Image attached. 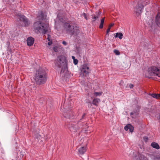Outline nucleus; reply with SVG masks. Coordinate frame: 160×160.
<instances>
[{
	"label": "nucleus",
	"instance_id": "f257e3e1",
	"mask_svg": "<svg viewBox=\"0 0 160 160\" xmlns=\"http://www.w3.org/2000/svg\"><path fill=\"white\" fill-rule=\"evenodd\" d=\"M33 78L37 85H41L47 81V74L45 70L40 68L36 71L33 75Z\"/></svg>",
	"mask_w": 160,
	"mask_h": 160
},
{
	"label": "nucleus",
	"instance_id": "f03ea898",
	"mask_svg": "<svg viewBox=\"0 0 160 160\" xmlns=\"http://www.w3.org/2000/svg\"><path fill=\"white\" fill-rule=\"evenodd\" d=\"M48 24L42 22L41 21H35L33 25V27L36 32H41L43 34H46L48 30Z\"/></svg>",
	"mask_w": 160,
	"mask_h": 160
},
{
	"label": "nucleus",
	"instance_id": "7ed1b4c3",
	"mask_svg": "<svg viewBox=\"0 0 160 160\" xmlns=\"http://www.w3.org/2000/svg\"><path fill=\"white\" fill-rule=\"evenodd\" d=\"M148 72L150 76H154L160 78V65L150 67L148 69Z\"/></svg>",
	"mask_w": 160,
	"mask_h": 160
},
{
	"label": "nucleus",
	"instance_id": "20e7f679",
	"mask_svg": "<svg viewBox=\"0 0 160 160\" xmlns=\"http://www.w3.org/2000/svg\"><path fill=\"white\" fill-rule=\"evenodd\" d=\"M64 26L67 32L70 34H77L79 32V30L76 26L74 27L70 25L68 23L66 22L65 23Z\"/></svg>",
	"mask_w": 160,
	"mask_h": 160
},
{
	"label": "nucleus",
	"instance_id": "39448f33",
	"mask_svg": "<svg viewBox=\"0 0 160 160\" xmlns=\"http://www.w3.org/2000/svg\"><path fill=\"white\" fill-rule=\"evenodd\" d=\"M150 0H142L138 2L135 8V12L137 14L141 13L144 8V5H146L149 2Z\"/></svg>",
	"mask_w": 160,
	"mask_h": 160
},
{
	"label": "nucleus",
	"instance_id": "423d86ee",
	"mask_svg": "<svg viewBox=\"0 0 160 160\" xmlns=\"http://www.w3.org/2000/svg\"><path fill=\"white\" fill-rule=\"evenodd\" d=\"M65 57L63 55H60L57 57L55 60V63L57 67L60 68L62 64L65 62Z\"/></svg>",
	"mask_w": 160,
	"mask_h": 160
},
{
	"label": "nucleus",
	"instance_id": "0eeeda50",
	"mask_svg": "<svg viewBox=\"0 0 160 160\" xmlns=\"http://www.w3.org/2000/svg\"><path fill=\"white\" fill-rule=\"evenodd\" d=\"M63 115L64 118L71 119L73 118L74 114L72 110L68 109L66 110L65 108H64Z\"/></svg>",
	"mask_w": 160,
	"mask_h": 160
},
{
	"label": "nucleus",
	"instance_id": "6e6552de",
	"mask_svg": "<svg viewBox=\"0 0 160 160\" xmlns=\"http://www.w3.org/2000/svg\"><path fill=\"white\" fill-rule=\"evenodd\" d=\"M18 18L23 22L26 27L28 26L30 24V21L24 15H19Z\"/></svg>",
	"mask_w": 160,
	"mask_h": 160
},
{
	"label": "nucleus",
	"instance_id": "1a4fd4ad",
	"mask_svg": "<svg viewBox=\"0 0 160 160\" xmlns=\"http://www.w3.org/2000/svg\"><path fill=\"white\" fill-rule=\"evenodd\" d=\"M68 127L72 132H76L80 128L77 124H75L72 122L69 123L67 125Z\"/></svg>",
	"mask_w": 160,
	"mask_h": 160
},
{
	"label": "nucleus",
	"instance_id": "9d476101",
	"mask_svg": "<svg viewBox=\"0 0 160 160\" xmlns=\"http://www.w3.org/2000/svg\"><path fill=\"white\" fill-rule=\"evenodd\" d=\"M100 102V100L98 98H94L93 99L92 102L89 101H87V103H90L92 105L93 104L96 106H98V104Z\"/></svg>",
	"mask_w": 160,
	"mask_h": 160
},
{
	"label": "nucleus",
	"instance_id": "9b49d317",
	"mask_svg": "<svg viewBox=\"0 0 160 160\" xmlns=\"http://www.w3.org/2000/svg\"><path fill=\"white\" fill-rule=\"evenodd\" d=\"M89 69V68L88 66L86 64H83L82 68L81 69L82 72L84 73L85 74H88L89 73L88 70Z\"/></svg>",
	"mask_w": 160,
	"mask_h": 160
},
{
	"label": "nucleus",
	"instance_id": "f8f14e48",
	"mask_svg": "<svg viewBox=\"0 0 160 160\" xmlns=\"http://www.w3.org/2000/svg\"><path fill=\"white\" fill-rule=\"evenodd\" d=\"M34 39L32 37H28L27 40V45L29 46H32L34 42Z\"/></svg>",
	"mask_w": 160,
	"mask_h": 160
},
{
	"label": "nucleus",
	"instance_id": "ddd939ff",
	"mask_svg": "<svg viewBox=\"0 0 160 160\" xmlns=\"http://www.w3.org/2000/svg\"><path fill=\"white\" fill-rule=\"evenodd\" d=\"M124 129L126 131H128L129 130L131 132H133L134 130L133 127L130 124H128L124 127Z\"/></svg>",
	"mask_w": 160,
	"mask_h": 160
},
{
	"label": "nucleus",
	"instance_id": "4468645a",
	"mask_svg": "<svg viewBox=\"0 0 160 160\" xmlns=\"http://www.w3.org/2000/svg\"><path fill=\"white\" fill-rule=\"evenodd\" d=\"M86 148L85 146L81 147L78 149V152L79 154L83 155L86 152Z\"/></svg>",
	"mask_w": 160,
	"mask_h": 160
},
{
	"label": "nucleus",
	"instance_id": "2eb2a0df",
	"mask_svg": "<svg viewBox=\"0 0 160 160\" xmlns=\"http://www.w3.org/2000/svg\"><path fill=\"white\" fill-rule=\"evenodd\" d=\"M155 22L156 24L160 27V13H158L155 18Z\"/></svg>",
	"mask_w": 160,
	"mask_h": 160
},
{
	"label": "nucleus",
	"instance_id": "dca6fc26",
	"mask_svg": "<svg viewBox=\"0 0 160 160\" xmlns=\"http://www.w3.org/2000/svg\"><path fill=\"white\" fill-rule=\"evenodd\" d=\"M151 145L153 148L157 149H159L160 148V146L158 144L154 142H152L151 143Z\"/></svg>",
	"mask_w": 160,
	"mask_h": 160
},
{
	"label": "nucleus",
	"instance_id": "f3484780",
	"mask_svg": "<svg viewBox=\"0 0 160 160\" xmlns=\"http://www.w3.org/2000/svg\"><path fill=\"white\" fill-rule=\"evenodd\" d=\"M92 20L91 21L92 24L93 25H94L96 24L95 21L97 18H98V16H96L95 15V14H93L92 15Z\"/></svg>",
	"mask_w": 160,
	"mask_h": 160
},
{
	"label": "nucleus",
	"instance_id": "a211bd4d",
	"mask_svg": "<svg viewBox=\"0 0 160 160\" xmlns=\"http://www.w3.org/2000/svg\"><path fill=\"white\" fill-rule=\"evenodd\" d=\"M149 95L151 96L153 98L156 99H159L160 98V94H156L155 93H149Z\"/></svg>",
	"mask_w": 160,
	"mask_h": 160
},
{
	"label": "nucleus",
	"instance_id": "6ab92c4d",
	"mask_svg": "<svg viewBox=\"0 0 160 160\" xmlns=\"http://www.w3.org/2000/svg\"><path fill=\"white\" fill-rule=\"evenodd\" d=\"M123 34L121 32H117L115 36V38H118L120 39L122 38Z\"/></svg>",
	"mask_w": 160,
	"mask_h": 160
},
{
	"label": "nucleus",
	"instance_id": "aec40b11",
	"mask_svg": "<svg viewBox=\"0 0 160 160\" xmlns=\"http://www.w3.org/2000/svg\"><path fill=\"white\" fill-rule=\"evenodd\" d=\"M42 136L38 133H37L35 135V139L36 140L38 141L41 138H42Z\"/></svg>",
	"mask_w": 160,
	"mask_h": 160
},
{
	"label": "nucleus",
	"instance_id": "412c9836",
	"mask_svg": "<svg viewBox=\"0 0 160 160\" xmlns=\"http://www.w3.org/2000/svg\"><path fill=\"white\" fill-rule=\"evenodd\" d=\"M104 22V17L102 18L101 20L100 25L99 26V28L100 29H102L103 28V24Z\"/></svg>",
	"mask_w": 160,
	"mask_h": 160
},
{
	"label": "nucleus",
	"instance_id": "4be33fe9",
	"mask_svg": "<svg viewBox=\"0 0 160 160\" xmlns=\"http://www.w3.org/2000/svg\"><path fill=\"white\" fill-rule=\"evenodd\" d=\"M38 17L40 20H43L44 18V14L42 12H41L38 13Z\"/></svg>",
	"mask_w": 160,
	"mask_h": 160
},
{
	"label": "nucleus",
	"instance_id": "5701e85b",
	"mask_svg": "<svg viewBox=\"0 0 160 160\" xmlns=\"http://www.w3.org/2000/svg\"><path fill=\"white\" fill-rule=\"evenodd\" d=\"M102 93V92H95L93 93V94L94 97H97L98 96H101Z\"/></svg>",
	"mask_w": 160,
	"mask_h": 160
},
{
	"label": "nucleus",
	"instance_id": "b1692460",
	"mask_svg": "<svg viewBox=\"0 0 160 160\" xmlns=\"http://www.w3.org/2000/svg\"><path fill=\"white\" fill-rule=\"evenodd\" d=\"M153 109V108H147L145 109V111L148 112L152 113Z\"/></svg>",
	"mask_w": 160,
	"mask_h": 160
},
{
	"label": "nucleus",
	"instance_id": "393cba45",
	"mask_svg": "<svg viewBox=\"0 0 160 160\" xmlns=\"http://www.w3.org/2000/svg\"><path fill=\"white\" fill-rule=\"evenodd\" d=\"M86 114L84 113L82 116L81 118L79 121L78 122V123H79L80 122H82V120L83 119H85V117Z\"/></svg>",
	"mask_w": 160,
	"mask_h": 160
},
{
	"label": "nucleus",
	"instance_id": "a878e982",
	"mask_svg": "<svg viewBox=\"0 0 160 160\" xmlns=\"http://www.w3.org/2000/svg\"><path fill=\"white\" fill-rule=\"evenodd\" d=\"M153 160H160V154L155 157L153 158Z\"/></svg>",
	"mask_w": 160,
	"mask_h": 160
},
{
	"label": "nucleus",
	"instance_id": "bb28decb",
	"mask_svg": "<svg viewBox=\"0 0 160 160\" xmlns=\"http://www.w3.org/2000/svg\"><path fill=\"white\" fill-rule=\"evenodd\" d=\"M113 52L116 55H118L120 54V53L119 51L117 49H115L114 50Z\"/></svg>",
	"mask_w": 160,
	"mask_h": 160
},
{
	"label": "nucleus",
	"instance_id": "cd10ccee",
	"mask_svg": "<svg viewBox=\"0 0 160 160\" xmlns=\"http://www.w3.org/2000/svg\"><path fill=\"white\" fill-rule=\"evenodd\" d=\"M53 49L55 52H58V47L57 46H55L53 48Z\"/></svg>",
	"mask_w": 160,
	"mask_h": 160
},
{
	"label": "nucleus",
	"instance_id": "c85d7f7f",
	"mask_svg": "<svg viewBox=\"0 0 160 160\" xmlns=\"http://www.w3.org/2000/svg\"><path fill=\"white\" fill-rule=\"evenodd\" d=\"M101 12L99 11L98 12H96V14L95 15H96V16H98V18L100 17V15L101 14Z\"/></svg>",
	"mask_w": 160,
	"mask_h": 160
},
{
	"label": "nucleus",
	"instance_id": "c756f323",
	"mask_svg": "<svg viewBox=\"0 0 160 160\" xmlns=\"http://www.w3.org/2000/svg\"><path fill=\"white\" fill-rule=\"evenodd\" d=\"M82 15L84 17V18L86 19V20H88V18L87 17V15L84 12H83V13L82 14Z\"/></svg>",
	"mask_w": 160,
	"mask_h": 160
},
{
	"label": "nucleus",
	"instance_id": "7c9ffc66",
	"mask_svg": "<svg viewBox=\"0 0 160 160\" xmlns=\"http://www.w3.org/2000/svg\"><path fill=\"white\" fill-rule=\"evenodd\" d=\"M78 60L76 59H74L73 60V63L75 65H76L78 64Z\"/></svg>",
	"mask_w": 160,
	"mask_h": 160
},
{
	"label": "nucleus",
	"instance_id": "2f4dec72",
	"mask_svg": "<svg viewBox=\"0 0 160 160\" xmlns=\"http://www.w3.org/2000/svg\"><path fill=\"white\" fill-rule=\"evenodd\" d=\"M143 139L145 142H146L148 140V138L147 137L145 136L143 138Z\"/></svg>",
	"mask_w": 160,
	"mask_h": 160
},
{
	"label": "nucleus",
	"instance_id": "473e14b6",
	"mask_svg": "<svg viewBox=\"0 0 160 160\" xmlns=\"http://www.w3.org/2000/svg\"><path fill=\"white\" fill-rule=\"evenodd\" d=\"M110 29L109 28H108L106 30V35H109V32H110Z\"/></svg>",
	"mask_w": 160,
	"mask_h": 160
},
{
	"label": "nucleus",
	"instance_id": "72a5a7b5",
	"mask_svg": "<svg viewBox=\"0 0 160 160\" xmlns=\"http://www.w3.org/2000/svg\"><path fill=\"white\" fill-rule=\"evenodd\" d=\"M50 38H51V36L49 34L48 35V38L47 39L48 40V41H50Z\"/></svg>",
	"mask_w": 160,
	"mask_h": 160
},
{
	"label": "nucleus",
	"instance_id": "f704fd0d",
	"mask_svg": "<svg viewBox=\"0 0 160 160\" xmlns=\"http://www.w3.org/2000/svg\"><path fill=\"white\" fill-rule=\"evenodd\" d=\"M113 25H114L113 23L111 24L109 26L108 28H109L110 29L111 27H112V26H113Z\"/></svg>",
	"mask_w": 160,
	"mask_h": 160
},
{
	"label": "nucleus",
	"instance_id": "c9c22d12",
	"mask_svg": "<svg viewBox=\"0 0 160 160\" xmlns=\"http://www.w3.org/2000/svg\"><path fill=\"white\" fill-rule=\"evenodd\" d=\"M134 86L133 84H129V87L130 88H133Z\"/></svg>",
	"mask_w": 160,
	"mask_h": 160
},
{
	"label": "nucleus",
	"instance_id": "e433bc0d",
	"mask_svg": "<svg viewBox=\"0 0 160 160\" xmlns=\"http://www.w3.org/2000/svg\"><path fill=\"white\" fill-rule=\"evenodd\" d=\"M137 112H135V111H133L132 112H131L130 114H131V115H132L134 114L135 113H136V115Z\"/></svg>",
	"mask_w": 160,
	"mask_h": 160
},
{
	"label": "nucleus",
	"instance_id": "4c0bfd02",
	"mask_svg": "<svg viewBox=\"0 0 160 160\" xmlns=\"http://www.w3.org/2000/svg\"><path fill=\"white\" fill-rule=\"evenodd\" d=\"M62 43L64 45H66L67 44V43L65 41H63L62 42Z\"/></svg>",
	"mask_w": 160,
	"mask_h": 160
},
{
	"label": "nucleus",
	"instance_id": "58836bf2",
	"mask_svg": "<svg viewBox=\"0 0 160 160\" xmlns=\"http://www.w3.org/2000/svg\"><path fill=\"white\" fill-rule=\"evenodd\" d=\"M49 41V42L48 43V45L49 46H50L52 44V42L51 41Z\"/></svg>",
	"mask_w": 160,
	"mask_h": 160
},
{
	"label": "nucleus",
	"instance_id": "ea45409f",
	"mask_svg": "<svg viewBox=\"0 0 160 160\" xmlns=\"http://www.w3.org/2000/svg\"><path fill=\"white\" fill-rule=\"evenodd\" d=\"M72 58L73 59V60L74 59H75V57L74 56H72Z\"/></svg>",
	"mask_w": 160,
	"mask_h": 160
}]
</instances>
